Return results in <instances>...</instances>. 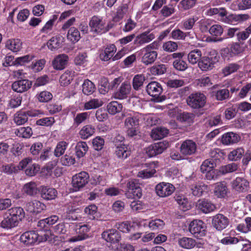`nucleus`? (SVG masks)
Listing matches in <instances>:
<instances>
[{
	"mask_svg": "<svg viewBox=\"0 0 251 251\" xmlns=\"http://www.w3.org/2000/svg\"><path fill=\"white\" fill-rule=\"evenodd\" d=\"M206 102V97L200 92L190 94L186 99L187 105L193 109H200L203 107Z\"/></svg>",
	"mask_w": 251,
	"mask_h": 251,
	"instance_id": "obj_1",
	"label": "nucleus"
},
{
	"mask_svg": "<svg viewBox=\"0 0 251 251\" xmlns=\"http://www.w3.org/2000/svg\"><path fill=\"white\" fill-rule=\"evenodd\" d=\"M128 191L125 194L128 199H139L142 196L140 184L136 179L129 180L126 184Z\"/></svg>",
	"mask_w": 251,
	"mask_h": 251,
	"instance_id": "obj_2",
	"label": "nucleus"
},
{
	"mask_svg": "<svg viewBox=\"0 0 251 251\" xmlns=\"http://www.w3.org/2000/svg\"><path fill=\"white\" fill-rule=\"evenodd\" d=\"M231 188L236 193L247 192L250 189V183L245 178L237 177L231 182Z\"/></svg>",
	"mask_w": 251,
	"mask_h": 251,
	"instance_id": "obj_3",
	"label": "nucleus"
},
{
	"mask_svg": "<svg viewBox=\"0 0 251 251\" xmlns=\"http://www.w3.org/2000/svg\"><path fill=\"white\" fill-rule=\"evenodd\" d=\"M206 226L201 220H195L191 222L189 226L190 232L196 237L200 238L205 234Z\"/></svg>",
	"mask_w": 251,
	"mask_h": 251,
	"instance_id": "obj_4",
	"label": "nucleus"
},
{
	"mask_svg": "<svg viewBox=\"0 0 251 251\" xmlns=\"http://www.w3.org/2000/svg\"><path fill=\"white\" fill-rule=\"evenodd\" d=\"M168 146V142H160L150 145L145 149V151L149 157H151L162 153Z\"/></svg>",
	"mask_w": 251,
	"mask_h": 251,
	"instance_id": "obj_5",
	"label": "nucleus"
},
{
	"mask_svg": "<svg viewBox=\"0 0 251 251\" xmlns=\"http://www.w3.org/2000/svg\"><path fill=\"white\" fill-rule=\"evenodd\" d=\"M89 174L86 172H81L74 176L72 178V185L75 191L83 188L88 182Z\"/></svg>",
	"mask_w": 251,
	"mask_h": 251,
	"instance_id": "obj_6",
	"label": "nucleus"
},
{
	"mask_svg": "<svg viewBox=\"0 0 251 251\" xmlns=\"http://www.w3.org/2000/svg\"><path fill=\"white\" fill-rule=\"evenodd\" d=\"M90 27V31L97 34L105 33L108 31V29L106 28L105 23L102 20L97 17L93 16L89 22V24Z\"/></svg>",
	"mask_w": 251,
	"mask_h": 251,
	"instance_id": "obj_7",
	"label": "nucleus"
},
{
	"mask_svg": "<svg viewBox=\"0 0 251 251\" xmlns=\"http://www.w3.org/2000/svg\"><path fill=\"white\" fill-rule=\"evenodd\" d=\"M219 60V57L217 55L214 56H203L199 62L198 66L202 71L211 70L214 67L215 64Z\"/></svg>",
	"mask_w": 251,
	"mask_h": 251,
	"instance_id": "obj_8",
	"label": "nucleus"
},
{
	"mask_svg": "<svg viewBox=\"0 0 251 251\" xmlns=\"http://www.w3.org/2000/svg\"><path fill=\"white\" fill-rule=\"evenodd\" d=\"M101 238L111 244L118 243L121 240L120 232L115 229H107L102 232Z\"/></svg>",
	"mask_w": 251,
	"mask_h": 251,
	"instance_id": "obj_9",
	"label": "nucleus"
},
{
	"mask_svg": "<svg viewBox=\"0 0 251 251\" xmlns=\"http://www.w3.org/2000/svg\"><path fill=\"white\" fill-rule=\"evenodd\" d=\"M175 187L171 183L161 182L155 187L157 195L160 197H166L170 196L174 192Z\"/></svg>",
	"mask_w": 251,
	"mask_h": 251,
	"instance_id": "obj_10",
	"label": "nucleus"
},
{
	"mask_svg": "<svg viewBox=\"0 0 251 251\" xmlns=\"http://www.w3.org/2000/svg\"><path fill=\"white\" fill-rule=\"evenodd\" d=\"M146 90L148 95L153 97L158 100H160V96L163 92L161 85L156 81H151L146 87Z\"/></svg>",
	"mask_w": 251,
	"mask_h": 251,
	"instance_id": "obj_11",
	"label": "nucleus"
},
{
	"mask_svg": "<svg viewBox=\"0 0 251 251\" xmlns=\"http://www.w3.org/2000/svg\"><path fill=\"white\" fill-rule=\"evenodd\" d=\"M212 224L217 230L221 231L228 226L229 220L225 215L217 214L213 217Z\"/></svg>",
	"mask_w": 251,
	"mask_h": 251,
	"instance_id": "obj_12",
	"label": "nucleus"
},
{
	"mask_svg": "<svg viewBox=\"0 0 251 251\" xmlns=\"http://www.w3.org/2000/svg\"><path fill=\"white\" fill-rule=\"evenodd\" d=\"M32 84V81L28 79H21L15 81L12 83V89L15 92L21 93L29 90Z\"/></svg>",
	"mask_w": 251,
	"mask_h": 251,
	"instance_id": "obj_13",
	"label": "nucleus"
},
{
	"mask_svg": "<svg viewBox=\"0 0 251 251\" xmlns=\"http://www.w3.org/2000/svg\"><path fill=\"white\" fill-rule=\"evenodd\" d=\"M197 145L191 140H186L182 142L180 147V152L184 155H191L195 153Z\"/></svg>",
	"mask_w": 251,
	"mask_h": 251,
	"instance_id": "obj_14",
	"label": "nucleus"
},
{
	"mask_svg": "<svg viewBox=\"0 0 251 251\" xmlns=\"http://www.w3.org/2000/svg\"><path fill=\"white\" fill-rule=\"evenodd\" d=\"M41 197L47 201L55 199L57 196V191L53 188L41 186L39 189Z\"/></svg>",
	"mask_w": 251,
	"mask_h": 251,
	"instance_id": "obj_15",
	"label": "nucleus"
},
{
	"mask_svg": "<svg viewBox=\"0 0 251 251\" xmlns=\"http://www.w3.org/2000/svg\"><path fill=\"white\" fill-rule=\"evenodd\" d=\"M46 205L37 200L27 202L25 207V209L30 213H39L45 209Z\"/></svg>",
	"mask_w": 251,
	"mask_h": 251,
	"instance_id": "obj_16",
	"label": "nucleus"
},
{
	"mask_svg": "<svg viewBox=\"0 0 251 251\" xmlns=\"http://www.w3.org/2000/svg\"><path fill=\"white\" fill-rule=\"evenodd\" d=\"M69 57L65 54H60L53 59L52 61L53 68L56 70L64 69L68 62Z\"/></svg>",
	"mask_w": 251,
	"mask_h": 251,
	"instance_id": "obj_17",
	"label": "nucleus"
},
{
	"mask_svg": "<svg viewBox=\"0 0 251 251\" xmlns=\"http://www.w3.org/2000/svg\"><path fill=\"white\" fill-rule=\"evenodd\" d=\"M71 226L74 230H75V232L78 234L77 239L74 240V241L82 240L86 239L88 237L86 233L90 230V227L87 225H75L74 224H72Z\"/></svg>",
	"mask_w": 251,
	"mask_h": 251,
	"instance_id": "obj_18",
	"label": "nucleus"
},
{
	"mask_svg": "<svg viewBox=\"0 0 251 251\" xmlns=\"http://www.w3.org/2000/svg\"><path fill=\"white\" fill-rule=\"evenodd\" d=\"M38 238V234L35 231H28L21 236L20 240L26 245H31L37 242Z\"/></svg>",
	"mask_w": 251,
	"mask_h": 251,
	"instance_id": "obj_19",
	"label": "nucleus"
},
{
	"mask_svg": "<svg viewBox=\"0 0 251 251\" xmlns=\"http://www.w3.org/2000/svg\"><path fill=\"white\" fill-rule=\"evenodd\" d=\"M196 206L198 209L204 213L213 211L216 208L213 203L206 199L199 200L197 202Z\"/></svg>",
	"mask_w": 251,
	"mask_h": 251,
	"instance_id": "obj_20",
	"label": "nucleus"
},
{
	"mask_svg": "<svg viewBox=\"0 0 251 251\" xmlns=\"http://www.w3.org/2000/svg\"><path fill=\"white\" fill-rule=\"evenodd\" d=\"M131 89V87L129 83H123L117 92L115 93V98L119 100L126 99L128 95L130 94Z\"/></svg>",
	"mask_w": 251,
	"mask_h": 251,
	"instance_id": "obj_21",
	"label": "nucleus"
},
{
	"mask_svg": "<svg viewBox=\"0 0 251 251\" xmlns=\"http://www.w3.org/2000/svg\"><path fill=\"white\" fill-rule=\"evenodd\" d=\"M9 215L18 223L25 217V213L24 209L21 207H15L10 208L5 213V215Z\"/></svg>",
	"mask_w": 251,
	"mask_h": 251,
	"instance_id": "obj_22",
	"label": "nucleus"
},
{
	"mask_svg": "<svg viewBox=\"0 0 251 251\" xmlns=\"http://www.w3.org/2000/svg\"><path fill=\"white\" fill-rule=\"evenodd\" d=\"M116 50V46L114 44H111L107 46L103 51H101L100 54V57L102 61H108L111 58L112 59Z\"/></svg>",
	"mask_w": 251,
	"mask_h": 251,
	"instance_id": "obj_23",
	"label": "nucleus"
},
{
	"mask_svg": "<svg viewBox=\"0 0 251 251\" xmlns=\"http://www.w3.org/2000/svg\"><path fill=\"white\" fill-rule=\"evenodd\" d=\"M240 140V137L232 132L224 134L222 137V142L224 144L229 145L236 143Z\"/></svg>",
	"mask_w": 251,
	"mask_h": 251,
	"instance_id": "obj_24",
	"label": "nucleus"
},
{
	"mask_svg": "<svg viewBox=\"0 0 251 251\" xmlns=\"http://www.w3.org/2000/svg\"><path fill=\"white\" fill-rule=\"evenodd\" d=\"M32 116L30 111H19L17 112L14 117V122L17 125H22L27 122L28 116Z\"/></svg>",
	"mask_w": 251,
	"mask_h": 251,
	"instance_id": "obj_25",
	"label": "nucleus"
},
{
	"mask_svg": "<svg viewBox=\"0 0 251 251\" xmlns=\"http://www.w3.org/2000/svg\"><path fill=\"white\" fill-rule=\"evenodd\" d=\"M169 133V130L164 127H157L152 129L151 136L155 140L161 139L166 136Z\"/></svg>",
	"mask_w": 251,
	"mask_h": 251,
	"instance_id": "obj_26",
	"label": "nucleus"
},
{
	"mask_svg": "<svg viewBox=\"0 0 251 251\" xmlns=\"http://www.w3.org/2000/svg\"><path fill=\"white\" fill-rule=\"evenodd\" d=\"M214 194L218 198H223L226 196L227 188L225 182H218L216 184L214 190Z\"/></svg>",
	"mask_w": 251,
	"mask_h": 251,
	"instance_id": "obj_27",
	"label": "nucleus"
},
{
	"mask_svg": "<svg viewBox=\"0 0 251 251\" xmlns=\"http://www.w3.org/2000/svg\"><path fill=\"white\" fill-rule=\"evenodd\" d=\"M115 154L118 158L125 159L130 155V151L127 146L124 144H121L120 146H117Z\"/></svg>",
	"mask_w": 251,
	"mask_h": 251,
	"instance_id": "obj_28",
	"label": "nucleus"
},
{
	"mask_svg": "<svg viewBox=\"0 0 251 251\" xmlns=\"http://www.w3.org/2000/svg\"><path fill=\"white\" fill-rule=\"evenodd\" d=\"M22 43L19 39H8L5 46L13 52H17L22 49Z\"/></svg>",
	"mask_w": 251,
	"mask_h": 251,
	"instance_id": "obj_29",
	"label": "nucleus"
},
{
	"mask_svg": "<svg viewBox=\"0 0 251 251\" xmlns=\"http://www.w3.org/2000/svg\"><path fill=\"white\" fill-rule=\"evenodd\" d=\"M201 51L199 49H195L191 50L188 54V60L191 64L194 65L199 63L201 57Z\"/></svg>",
	"mask_w": 251,
	"mask_h": 251,
	"instance_id": "obj_30",
	"label": "nucleus"
},
{
	"mask_svg": "<svg viewBox=\"0 0 251 251\" xmlns=\"http://www.w3.org/2000/svg\"><path fill=\"white\" fill-rule=\"evenodd\" d=\"M6 217L0 223V226L5 229H11L16 226L18 223L12 218L9 215H5Z\"/></svg>",
	"mask_w": 251,
	"mask_h": 251,
	"instance_id": "obj_31",
	"label": "nucleus"
},
{
	"mask_svg": "<svg viewBox=\"0 0 251 251\" xmlns=\"http://www.w3.org/2000/svg\"><path fill=\"white\" fill-rule=\"evenodd\" d=\"M154 38V35L152 33L145 32L136 37L134 41L135 44H143L148 43Z\"/></svg>",
	"mask_w": 251,
	"mask_h": 251,
	"instance_id": "obj_32",
	"label": "nucleus"
},
{
	"mask_svg": "<svg viewBox=\"0 0 251 251\" xmlns=\"http://www.w3.org/2000/svg\"><path fill=\"white\" fill-rule=\"evenodd\" d=\"M95 132V128L91 125L84 126L80 130L79 134L81 138L86 139L93 135Z\"/></svg>",
	"mask_w": 251,
	"mask_h": 251,
	"instance_id": "obj_33",
	"label": "nucleus"
},
{
	"mask_svg": "<svg viewBox=\"0 0 251 251\" xmlns=\"http://www.w3.org/2000/svg\"><path fill=\"white\" fill-rule=\"evenodd\" d=\"M178 243L181 247L186 249H192L196 245L194 239L185 237L178 239Z\"/></svg>",
	"mask_w": 251,
	"mask_h": 251,
	"instance_id": "obj_34",
	"label": "nucleus"
},
{
	"mask_svg": "<svg viewBox=\"0 0 251 251\" xmlns=\"http://www.w3.org/2000/svg\"><path fill=\"white\" fill-rule=\"evenodd\" d=\"M190 189L194 196L200 197L202 195L204 191L207 190V186L202 183H196L191 185Z\"/></svg>",
	"mask_w": 251,
	"mask_h": 251,
	"instance_id": "obj_35",
	"label": "nucleus"
},
{
	"mask_svg": "<svg viewBox=\"0 0 251 251\" xmlns=\"http://www.w3.org/2000/svg\"><path fill=\"white\" fill-rule=\"evenodd\" d=\"M156 51H146L142 57V62L146 65L153 63L157 58Z\"/></svg>",
	"mask_w": 251,
	"mask_h": 251,
	"instance_id": "obj_36",
	"label": "nucleus"
},
{
	"mask_svg": "<svg viewBox=\"0 0 251 251\" xmlns=\"http://www.w3.org/2000/svg\"><path fill=\"white\" fill-rule=\"evenodd\" d=\"M23 191L27 195L33 196L37 194V192H39V189H38L35 182H30L24 185Z\"/></svg>",
	"mask_w": 251,
	"mask_h": 251,
	"instance_id": "obj_37",
	"label": "nucleus"
},
{
	"mask_svg": "<svg viewBox=\"0 0 251 251\" xmlns=\"http://www.w3.org/2000/svg\"><path fill=\"white\" fill-rule=\"evenodd\" d=\"M82 92L86 95L92 94L96 90V87L94 84L90 80H84L82 86Z\"/></svg>",
	"mask_w": 251,
	"mask_h": 251,
	"instance_id": "obj_38",
	"label": "nucleus"
},
{
	"mask_svg": "<svg viewBox=\"0 0 251 251\" xmlns=\"http://www.w3.org/2000/svg\"><path fill=\"white\" fill-rule=\"evenodd\" d=\"M88 147L86 142H79L77 143L76 149V155L80 158L83 157L88 151Z\"/></svg>",
	"mask_w": 251,
	"mask_h": 251,
	"instance_id": "obj_39",
	"label": "nucleus"
},
{
	"mask_svg": "<svg viewBox=\"0 0 251 251\" xmlns=\"http://www.w3.org/2000/svg\"><path fill=\"white\" fill-rule=\"evenodd\" d=\"M238 165L236 163H231L220 168L219 172L222 175L234 172L237 170Z\"/></svg>",
	"mask_w": 251,
	"mask_h": 251,
	"instance_id": "obj_40",
	"label": "nucleus"
},
{
	"mask_svg": "<svg viewBox=\"0 0 251 251\" xmlns=\"http://www.w3.org/2000/svg\"><path fill=\"white\" fill-rule=\"evenodd\" d=\"M67 38L73 43L77 42L80 38L79 31L75 27H71L68 32Z\"/></svg>",
	"mask_w": 251,
	"mask_h": 251,
	"instance_id": "obj_41",
	"label": "nucleus"
},
{
	"mask_svg": "<svg viewBox=\"0 0 251 251\" xmlns=\"http://www.w3.org/2000/svg\"><path fill=\"white\" fill-rule=\"evenodd\" d=\"M15 133L19 137L29 138L32 135V130L29 126L21 127L17 129Z\"/></svg>",
	"mask_w": 251,
	"mask_h": 251,
	"instance_id": "obj_42",
	"label": "nucleus"
},
{
	"mask_svg": "<svg viewBox=\"0 0 251 251\" xmlns=\"http://www.w3.org/2000/svg\"><path fill=\"white\" fill-rule=\"evenodd\" d=\"M107 108L109 113L114 115L122 111L123 105L122 104L119 103L117 101H114L110 102L107 105Z\"/></svg>",
	"mask_w": 251,
	"mask_h": 251,
	"instance_id": "obj_43",
	"label": "nucleus"
},
{
	"mask_svg": "<svg viewBox=\"0 0 251 251\" xmlns=\"http://www.w3.org/2000/svg\"><path fill=\"white\" fill-rule=\"evenodd\" d=\"M128 6L127 4H122L117 10L116 15L113 17V21L117 22L122 19L124 15L127 11Z\"/></svg>",
	"mask_w": 251,
	"mask_h": 251,
	"instance_id": "obj_44",
	"label": "nucleus"
},
{
	"mask_svg": "<svg viewBox=\"0 0 251 251\" xmlns=\"http://www.w3.org/2000/svg\"><path fill=\"white\" fill-rule=\"evenodd\" d=\"M102 101L99 99H91L84 104V109L89 110L92 109H96L102 105Z\"/></svg>",
	"mask_w": 251,
	"mask_h": 251,
	"instance_id": "obj_45",
	"label": "nucleus"
},
{
	"mask_svg": "<svg viewBox=\"0 0 251 251\" xmlns=\"http://www.w3.org/2000/svg\"><path fill=\"white\" fill-rule=\"evenodd\" d=\"M244 153V149L243 148H239L230 152L228 157L230 160L236 161L241 159Z\"/></svg>",
	"mask_w": 251,
	"mask_h": 251,
	"instance_id": "obj_46",
	"label": "nucleus"
},
{
	"mask_svg": "<svg viewBox=\"0 0 251 251\" xmlns=\"http://www.w3.org/2000/svg\"><path fill=\"white\" fill-rule=\"evenodd\" d=\"M145 80V77L143 75H137L134 76L132 80L133 88L138 90L143 86Z\"/></svg>",
	"mask_w": 251,
	"mask_h": 251,
	"instance_id": "obj_47",
	"label": "nucleus"
},
{
	"mask_svg": "<svg viewBox=\"0 0 251 251\" xmlns=\"http://www.w3.org/2000/svg\"><path fill=\"white\" fill-rule=\"evenodd\" d=\"M215 97L218 100H224L230 97L229 90L226 88L220 89L215 92Z\"/></svg>",
	"mask_w": 251,
	"mask_h": 251,
	"instance_id": "obj_48",
	"label": "nucleus"
},
{
	"mask_svg": "<svg viewBox=\"0 0 251 251\" xmlns=\"http://www.w3.org/2000/svg\"><path fill=\"white\" fill-rule=\"evenodd\" d=\"M239 69V65L236 63H231L224 67L222 73L224 76H227L236 72Z\"/></svg>",
	"mask_w": 251,
	"mask_h": 251,
	"instance_id": "obj_49",
	"label": "nucleus"
},
{
	"mask_svg": "<svg viewBox=\"0 0 251 251\" xmlns=\"http://www.w3.org/2000/svg\"><path fill=\"white\" fill-rule=\"evenodd\" d=\"M166 71V66L164 64L154 65L151 68L150 72L152 75H161Z\"/></svg>",
	"mask_w": 251,
	"mask_h": 251,
	"instance_id": "obj_50",
	"label": "nucleus"
},
{
	"mask_svg": "<svg viewBox=\"0 0 251 251\" xmlns=\"http://www.w3.org/2000/svg\"><path fill=\"white\" fill-rule=\"evenodd\" d=\"M60 40V37H53L51 38L49 42H48L47 46L51 50L58 49L61 47V45Z\"/></svg>",
	"mask_w": 251,
	"mask_h": 251,
	"instance_id": "obj_51",
	"label": "nucleus"
},
{
	"mask_svg": "<svg viewBox=\"0 0 251 251\" xmlns=\"http://www.w3.org/2000/svg\"><path fill=\"white\" fill-rule=\"evenodd\" d=\"M164 222L160 219H155L151 221L149 224V227L152 230L161 229L164 226Z\"/></svg>",
	"mask_w": 251,
	"mask_h": 251,
	"instance_id": "obj_52",
	"label": "nucleus"
},
{
	"mask_svg": "<svg viewBox=\"0 0 251 251\" xmlns=\"http://www.w3.org/2000/svg\"><path fill=\"white\" fill-rule=\"evenodd\" d=\"M139 122V120L137 117H129L126 118L125 124L127 128L138 127Z\"/></svg>",
	"mask_w": 251,
	"mask_h": 251,
	"instance_id": "obj_53",
	"label": "nucleus"
},
{
	"mask_svg": "<svg viewBox=\"0 0 251 251\" xmlns=\"http://www.w3.org/2000/svg\"><path fill=\"white\" fill-rule=\"evenodd\" d=\"M34 57V56L32 54H28L18 57L15 60V65H24L31 61Z\"/></svg>",
	"mask_w": 251,
	"mask_h": 251,
	"instance_id": "obj_54",
	"label": "nucleus"
},
{
	"mask_svg": "<svg viewBox=\"0 0 251 251\" xmlns=\"http://www.w3.org/2000/svg\"><path fill=\"white\" fill-rule=\"evenodd\" d=\"M67 143L65 141L59 142L54 150V155L56 157H59L62 155L66 149Z\"/></svg>",
	"mask_w": 251,
	"mask_h": 251,
	"instance_id": "obj_55",
	"label": "nucleus"
},
{
	"mask_svg": "<svg viewBox=\"0 0 251 251\" xmlns=\"http://www.w3.org/2000/svg\"><path fill=\"white\" fill-rule=\"evenodd\" d=\"M116 227L121 231L128 233L131 231L133 226L127 222L119 223L116 225Z\"/></svg>",
	"mask_w": 251,
	"mask_h": 251,
	"instance_id": "obj_56",
	"label": "nucleus"
},
{
	"mask_svg": "<svg viewBox=\"0 0 251 251\" xmlns=\"http://www.w3.org/2000/svg\"><path fill=\"white\" fill-rule=\"evenodd\" d=\"M199 20L197 16H195L186 20L183 23V26L186 30L191 29L194 26L195 23Z\"/></svg>",
	"mask_w": 251,
	"mask_h": 251,
	"instance_id": "obj_57",
	"label": "nucleus"
},
{
	"mask_svg": "<svg viewBox=\"0 0 251 251\" xmlns=\"http://www.w3.org/2000/svg\"><path fill=\"white\" fill-rule=\"evenodd\" d=\"M173 65L175 69L179 71H184L188 68L186 62L183 59L174 61Z\"/></svg>",
	"mask_w": 251,
	"mask_h": 251,
	"instance_id": "obj_58",
	"label": "nucleus"
},
{
	"mask_svg": "<svg viewBox=\"0 0 251 251\" xmlns=\"http://www.w3.org/2000/svg\"><path fill=\"white\" fill-rule=\"evenodd\" d=\"M162 47L165 51L171 52L176 50L178 48V45L176 42L168 41L163 44Z\"/></svg>",
	"mask_w": 251,
	"mask_h": 251,
	"instance_id": "obj_59",
	"label": "nucleus"
},
{
	"mask_svg": "<svg viewBox=\"0 0 251 251\" xmlns=\"http://www.w3.org/2000/svg\"><path fill=\"white\" fill-rule=\"evenodd\" d=\"M92 144L93 148L95 150L100 151L103 148L104 140L103 138L98 136L93 140Z\"/></svg>",
	"mask_w": 251,
	"mask_h": 251,
	"instance_id": "obj_60",
	"label": "nucleus"
},
{
	"mask_svg": "<svg viewBox=\"0 0 251 251\" xmlns=\"http://www.w3.org/2000/svg\"><path fill=\"white\" fill-rule=\"evenodd\" d=\"M55 122L53 117H46L39 119L36 121V124L41 126H50Z\"/></svg>",
	"mask_w": 251,
	"mask_h": 251,
	"instance_id": "obj_61",
	"label": "nucleus"
},
{
	"mask_svg": "<svg viewBox=\"0 0 251 251\" xmlns=\"http://www.w3.org/2000/svg\"><path fill=\"white\" fill-rule=\"evenodd\" d=\"M68 224L64 223H59L58 225L52 226L54 232L56 234H65L67 231Z\"/></svg>",
	"mask_w": 251,
	"mask_h": 251,
	"instance_id": "obj_62",
	"label": "nucleus"
},
{
	"mask_svg": "<svg viewBox=\"0 0 251 251\" xmlns=\"http://www.w3.org/2000/svg\"><path fill=\"white\" fill-rule=\"evenodd\" d=\"M72 80V76L71 75L70 72H65L62 74L59 79V82L62 86H67L69 85Z\"/></svg>",
	"mask_w": 251,
	"mask_h": 251,
	"instance_id": "obj_63",
	"label": "nucleus"
},
{
	"mask_svg": "<svg viewBox=\"0 0 251 251\" xmlns=\"http://www.w3.org/2000/svg\"><path fill=\"white\" fill-rule=\"evenodd\" d=\"M155 172L156 171L154 168L151 170H144L139 172L137 176L142 178H148L152 176Z\"/></svg>",
	"mask_w": 251,
	"mask_h": 251,
	"instance_id": "obj_64",
	"label": "nucleus"
}]
</instances>
